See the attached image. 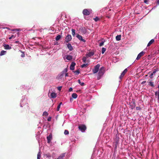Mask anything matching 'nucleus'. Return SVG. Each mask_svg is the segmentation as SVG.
<instances>
[{"instance_id": "20e7f679", "label": "nucleus", "mask_w": 159, "mask_h": 159, "mask_svg": "<svg viewBox=\"0 0 159 159\" xmlns=\"http://www.w3.org/2000/svg\"><path fill=\"white\" fill-rule=\"evenodd\" d=\"M72 39L71 36L70 34H68L65 38V41L66 42H68Z\"/></svg>"}, {"instance_id": "aec40b11", "label": "nucleus", "mask_w": 159, "mask_h": 159, "mask_svg": "<svg viewBox=\"0 0 159 159\" xmlns=\"http://www.w3.org/2000/svg\"><path fill=\"white\" fill-rule=\"evenodd\" d=\"M51 96L52 98H55L56 97V94L55 93H52L51 94Z\"/></svg>"}, {"instance_id": "ddd939ff", "label": "nucleus", "mask_w": 159, "mask_h": 159, "mask_svg": "<svg viewBox=\"0 0 159 159\" xmlns=\"http://www.w3.org/2000/svg\"><path fill=\"white\" fill-rule=\"evenodd\" d=\"M94 54V53L93 52H90L86 54V56L87 57H90L93 56Z\"/></svg>"}, {"instance_id": "de8ad7c7", "label": "nucleus", "mask_w": 159, "mask_h": 159, "mask_svg": "<svg viewBox=\"0 0 159 159\" xmlns=\"http://www.w3.org/2000/svg\"><path fill=\"white\" fill-rule=\"evenodd\" d=\"M146 81H143L142 83V84H144L145 83H146Z\"/></svg>"}, {"instance_id": "c03bdc74", "label": "nucleus", "mask_w": 159, "mask_h": 159, "mask_svg": "<svg viewBox=\"0 0 159 159\" xmlns=\"http://www.w3.org/2000/svg\"><path fill=\"white\" fill-rule=\"evenodd\" d=\"M67 71V68H65L64 69L63 72H65L66 73V72Z\"/></svg>"}, {"instance_id": "dca6fc26", "label": "nucleus", "mask_w": 159, "mask_h": 159, "mask_svg": "<svg viewBox=\"0 0 159 159\" xmlns=\"http://www.w3.org/2000/svg\"><path fill=\"white\" fill-rule=\"evenodd\" d=\"M154 42V39H151L148 43L147 45V47H149L150 46L152 43H153Z\"/></svg>"}, {"instance_id": "6e6d98bb", "label": "nucleus", "mask_w": 159, "mask_h": 159, "mask_svg": "<svg viewBox=\"0 0 159 159\" xmlns=\"http://www.w3.org/2000/svg\"><path fill=\"white\" fill-rule=\"evenodd\" d=\"M6 29H8V30H10V29L8 27H7Z\"/></svg>"}, {"instance_id": "4be33fe9", "label": "nucleus", "mask_w": 159, "mask_h": 159, "mask_svg": "<svg viewBox=\"0 0 159 159\" xmlns=\"http://www.w3.org/2000/svg\"><path fill=\"white\" fill-rule=\"evenodd\" d=\"M7 52L6 51H5L4 50L2 51L0 53V56H2V55H4Z\"/></svg>"}, {"instance_id": "bb28decb", "label": "nucleus", "mask_w": 159, "mask_h": 159, "mask_svg": "<svg viewBox=\"0 0 159 159\" xmlns=\"http://www.w3.org/2000/svg\"><path fill=\"white\" fill-rule=\"evenodd\" d=\"M78 83L82 86H84V83L83 82L81 83V81L80 80H78Z\"/></svg>"}, {"instance_id": "f8f14e48", "label": "nucleus", "mask_w": 159, "mask_h": 159, "mask_svg": "<svg viewBox=\"0 0 159 159\" xmlns=\"http://www.w3.org/2000/svg\"><path fill=\"white\" fill-rule=\"evenodd\" d=\"M158 71V70L157 69H154V71L152 73H151L150 75V77L151 79H152L153 78V75H155L156 72Z\"/></svg>"}, {"instance_id": "4d7b16f0", "label": "nucleus", "mask_w": 159, "mask_h": 159, "mask_svg": "<svg viewBox=\"0 0 159 159\" xmlns=\"http://www.w3.org/2000/svg\"><path fill=\"white\" fill-rule=\"evenodd\" d=\"M83 33H86V31H85L83 30Z\"/></svg>"}, {"instance_id": "473e14b6", "label": "nucleus", "mask_w": 159, "mask_h": 159, "mask_svg": "<svg viewBox=\"0 0 159 159\" xmlns=\"http://www.w3.org/2000/svg\"><path fill=\"white\" fill-rule=\"evenodd\" d=\"M93 20H95V21L97 22V21L99 20L100 19L98 17H96L95 18H94L93 19Z\"/></svg>"}, {"instance_id": "c9c22d12", "label": "nucleus", "mask_w": 159, "mask_h": 159, "mask_svg": "<svg viewBox=\"0 0 159 159\" xmlns=\"http://www.w3.org/2000/svg\"><path fill=\"white\" fill-rule=\"evenodd\" d=\"M48 115V114L47 112L46 111H44L43 113V115L44 116H47Z\"/></svg>"}, {"instance_id": "37998d69", "label": "nucleus", "mask_w": 159, "mask_h": 159, "mask_svg": "<svg viewBox=\"0 0 159 159\" xmlns=\"http://www.w3.org/2000/svg\"><path fill=\"white\" fill-rule=\"evenodd\" d=\"M148 0H144V2L145 3L148 4Z\"/></svg>"}, {"instance_id": "4c0bfd02", "label": "nucleus", "mask_w": 159, "mask_h": 159, "mask_svg": "<svg viewBox=\"0 0 159 159\" xmlns=\"http://www.w3.org/2000/svg\"><path fill=\"white\" fill-rule=\"evenodd\" d=\"M104 41H102L101 43H100L99 44V46L100 47H101L103 46L104 45Z\"/></svg>"}, {"instance_id": "a211bd4d", "label": "nucleus", "mask_w": 159, "mask_h": 159, "mask_svg": "<svg viewBox=\"0 0 159 159\" xmlns=\"http://www.w3.org/2000/svg\"><path fill=\"white\" fill-rule=\"evenodd\" d=\"M65 156V154L63 153L61 154L57 159H64V157Z\"/></svg>"}, {"instance_id": "cd10ccee", "label": "nucleus", "mask_w": 159, "mask_h": 159, "mask_svg": "<svg viewBox=\"0 0 159 159\" xmlns=\"http://www.w3.org/2000/svg\"><path fill=\"white\" fill-rule=\"evenodd\" d=\"M71 31H72V35L74 36L75 33V30L74 29H72Z\"/></svg>"}, {"instance_id": "58836bf2", "label": "nucleus", "mask_w": 159, "mask_h": 159, "mask_svg": "<svg viewBox=\"0 0 159 159\" xmlns=\"http://www.w3.org/2000/svg\"><path fill=\"white\" fill-rule=\"evenodd\" d=\"M12 31H19V29H12L11 30Z\"/></svg>"}, {"instance_id": "423d86ee", "label": "nucleus", "mask_w": 159, "mask_h": 159, "mask_svg": "<svg viewBox=\"0 0 159 159\" xmlns=\"http://www.w3.org/2000/svg\"><path fill=\"white\" fill-rule=\"evenodd\" d=\"M48 143H49L52 139V135L50 134L47 137Z\"/></svg>"}, {"instance_id": "f3484780", "label": "nucleus", "mask_w": 159, "mask_h": 159, "mask_svg": "<svg viewBox=\"0 0 159 159\" xmlns=\"http://www.w3.org/2000/svg\"><path fill=\"white\" fill-rule=\"evenodd\" d=\"M148 85L152 87L153 88L154 87V82H152V81H150L149 82H148Z\"/></svg>"}, {"instance_id": "7ed1b4c3", "label": "nucleus", "mask_w": 159, "mask_h": 159, "mask_svg": "<svg viewBox=\"0 0 159 159\" xmlns=\"http://www.w3.org/2000/svg\"><path fill=\"white\" fill-rule=\"evenodd\" d=\"M100 67V65L99 64H98L95 66L94 69H93L92 70L93 73L95 74L97 73L99 70Z\"/></svg>"}, {"instance_id": "3c124183", "label": "nucleus", "mask_w": 159, "mask_h": 159, "mask_svg": "<svg viewBox=\"0 0 159 159\" xmlns=\"http://www.w3.org/2000/svg\"><path fill=\"white\" fill-rule=\"evenodd\" d=\"M157 4L158 5H159V0H158L157 2Z\"/></svg>"}, {"instance_id": "6e6552de", "label": "nucleus", "mask_w": 159, "mask_h": 159, "mask_svg": "<svg viewBox=\"0 0 159 159\" xmlns=\"http://www.w3.org/2000/svg\"><path fill=\"white\" fill-rule=\"evenodd\" d=\"M131 103H132V105L130 106V108L132 109H134L135 107V102L134 100H133L131 102Z\"/></svg>"}, {"instance_id": "5701e85b", "label": "nucleus", "mask_w": 159, "mask_h": 159, "mask_svg": "<svg viewBox=\"0 0 159 159\" xmlns=\"http://www.w3.org/2000/svg\"><path fill=\"white\" fill-rule=\"evenodd\" d=\"M72 98H76L78 96L77 95L76 93H73L72 95Z\"/></svg>"}, {"instance_id": "a18cd8bd", "label": "nucleus", "mask_w": 159, "mask_h": 159, "mask_svg": "<svg viewBox=\"0 0 159 159\" xmlns=\"http://www.w3.org/2000/svg\"><path fill=\"white\" fill-rule=\"evenodd\" d=\"M73 90V89L72 88H70L69 89V92H71Z\"/></svg>"}, {"instance_id": "2f4dec72", "label": "nucleus", "mask_w": 159, "mask_h": 159, "mask_svg": "<svg viewBox=\"0 0 159 159\" xmlns=\"http://www.w3.org/2000/svg\"><path fill=\"white\" fill-rule=\"evenodd\" d=\"M106 50V48H102V53L103 54Z\"/></svg>"}, {"instance_id": "f704fd0d", "label": "nucleus", "mask_w": 159, "mask_h": 159, "mask_svg": "<svg viewBox=\"0 0 159 159\" xmlns=\"http://www.w3.org/2000/svg\"><path fill=\"white\" fill-rule=\"evenodd\" d=\"M16 36V35H12L10 37H9V39H11L12 38H15Z\"/></svg>"}, {"instance_id": "2eb2a0df", "label": "nucleus", "mask_w": 159, "mask_h": 159, "mask_svg": "<svg viewBox=\"0 0 159 159\" xmlns=\"http://www.w3.org/2000/svg\"><path fill=\"white\" fill-rule=\"evenodd\" d=\"M67 46L68 48L70 51H72L73 49V47L70 43H68Z\"/></svg>"}, {"instance_id": "5fc2aeb1", "label": "nucleus", "mask_w": 159, "mask_h": 159, "mask_svg": "<svg viewBox=\"0 0 159 159\" xmlns=\"http://www.w3.org/2000/svg\"><path fill=\"white\" fill-rule=\"evenodd\" d=\"M158 93H159V85H158Z\"/></svg>"}, {"instance_id": "39448f33", "label": "nucleus", "mask_w": 159, "mask_h": 159, "mask_svg": "<svg viewBox=\"0 0 159 159\" xmlns=\"http://www.w3.org/2000/svg\"><path fill=\"white\" fill-rule=\"evenodd\" d=\"M83 14L86 16H88L90 14L89 11L87 9H84L83 11Z\"/></svg>"}, {"instance_id": "6ab92c4d", "label": "nucleus", "mask_w": 159, "mask_h": 159, "mask_svg": "<svg viewBox=\"0 0 159 159\" xmlns=\"http://www.w3.org/2000/svg\"><path fill=\"white\" fill-rule=\"evenodd\" d=\"M121 35H117L116 37V40L117 41H120L121 40Z\"/></svg>"}, {"instance_id": "72a5a7b5", "label": "nucleus", "mask_w": 159, "mask_h": 159, "mask_svg": "<svg viewBox=\"0 0 159 159\" xmlns=\"http://www.w3.org/2000/svg\"><path fill=\"white\" fill-rule=\"evenodd\" d=\"M87 65H88L87 64H83L81 66L82 68H83V67H86L87 66Z\"/></svg>"}, {"instance_id": "f03ea898", "label": "nucleus", "mask_w": 159, "mask_h": 159, "mask_svg": "<svg viewBox=\"0 0 159 159\" xmlns=\"http://www.w3.org/2000/svg\"><path fill=\"white\" fill-rule=\"evenodd\" d=\"M78 128L82 132H84L86 129L87 128L85 125L82 124L79 126Z\"/></svg>"}, {"instance_id": "1a4fd4ad", "label": "nucleus", "mask_w": 159, "mask_h": 159, "mask_svg": "<svg viewBox=\"0 0 159 159\" xmlns=\"http://www.w3.org/2000/svg\"><path fill=\"white\" fill-rule=\"evenodd\" d=\"M76 37L79 40L84 42H85L86 40L83 39L81 35L78 34Z\"/></svg>"}, {"instance_id": "ea45409f", "label": "nucleus", "mask_w": 159, "mask_h": 159, "mask_svg": "<svg viewBox=\"0 0 159 159\" xmlns=\"http://www.w3.org/2000/svg\"><path fill=\"white\" fill-rule=\"evenodd\" d=\"M136 109L137 110H140L141 109V108L139 107H136Z\"/></svg>"}, {"instance_id": "393cba45", "label": "nucleus", "mask_w": 159, "mask_h": 159, "mask_svg": "<svg viewBox=\"0 0 159 159\" xmlns=\"http://www.w3.org/2000/svg\"><path fill=\"white\" fill-rule=\"evenodd\" d=\"M62 102H61L58 105L57 108V111H58L59 110V109L61 107V105L62 104Z\"/></svg>"}, {"instance_id": "7c9ffc66", "label": "nucleus", "mask_w": 159, "mask_h": 159, "mask_svg": "<svg viewBox=\"0 0 159 159\" xmlns=\"http://www.w3.org/2000/svg\"><path fill=\"white\" fill-rule=\"evenodd\" d=\"M73 72H74V73H75V75H78L79 74L80 72L79 70H77L73 71Z\"/></svg>"}, {"instance_id": "13d9d810", "label": "nucleus", "mask_w": 159, "mask_h": 159, "mask_svg": "<svg viewBox=\"0 0 159 159\" xmlns=\"http://www.w3.org/2000/svg\"><path fill=\"white\" fill-rule=\"evenodd\" d=\"M107 17L108 18H110V17L109 16H107Z\"/></svg>"}, {"instance_id": "b1692460", "label": "nucleus", "mask_w": 159, "mask_h": 159, "mask_svg": "<svg viewBox=\"0 0 159 159\" xmlns=\"http://www.w3.org/2000/svg\"><path fill=\"white\" fill-rule=\"evenodd\" d=\"M155 95L157 96L158 100H159V93H158V91H156L155 93Z\"/></svg>"}, {"instance_id": "e433bc0d", "label": "nucleus", "mask_w": 159, "mask_h": 159, "mask_svg": "<svg viewBox=\"0 0 159 159\" xmlns=\"http://www.w3.org/2000/svg\"><path fill=\"white\" fill-rule=\"evenodd\" d=\"M69 132L68 130H65L64 131V134L65 135L68 134H69Z\"/></svg>"}, {"instance_id": "603ef678", "label": "nucleus", "mask_w": 159, "mask_h": 159, "mask_svg": "<svg viewBox=\"0 0 159 159\" xmlns=\"http://www.w3.org/2000/svg\"><path fill=\"white\" fill-rule=\"evenodd\" d=\"M51 120V119L48 118V121H49Z\"/></svg>"}, {"instance_id": "a878e982", "label": "nucleus", "mask_w": 159, "mask_h": 159, "mask_svg": "<svg viewBox=\"0 0 159 159\" xmlns=\"http://www.w3.org/2000/svg\"><path fill=\"white\" fill-rule=\"evenodd\" d=\"M61 38V36L60 35H58L57 36L56 38V41H58Z\"/></svg>"}, {"instance_id": "9d476101", "label": "nucleus", "mask_w": 159, "mask_h": 159, "mask_svg": "<svg viewBox=\"0 0 159 159\" xmlns=\"http://www.w3.org/2000/svg\"><path fill=\"white\" fill-rule=\"evenodd\" d=\"M127 69H125L123 71V72L121 74L119 78L120 79H121L123 77L125 74L127 72Z\"/></svg>"}, {"instance_id": "a19ab883", "label": "nucleus", "mask_w": 159, "mask_h": 159, "mask_svg": "<svg viewBox=\"0 0 159 159\" xmlns=\"http://www.w3.org/2000/svg\"><path fill=\"white\" fill-rule=\"evenodd\" d=\"M62 88V86H59L57 87V89L59 91H61V88Z\"/></svg>"}, {"instance_id": "0eeeda50", "label": "nucleus", "mask_w": 159, "mask_h": 159, "mask_svg": "<svg viewBox=\"0 0 159 159\" xmlns=\"http://www.w3.org/2000/svg\"><path fill=\"white\" fill-rule=\"evenodd\" d=\"M144 54V52L143 51H142L140 52L138 55L136 59L137 60H139L142 56H143Z\"/></svg>"}, {"instance_id": "c756f323", "label": "nucleus", "mask_w": 159, "mask_h": 159, "mask_svg": "<svg viewBox=\"0 0 159 159\" xmlns=\"http://www.w3.org/2000/svg\"><path fill=\"white\" fill-rule=\"evenodd\" d=\"M41 158V152H39L37 154V159H40Z\"/></svg>"}, {"instance_id": "8fccbe9b", "label": "nucleus", "mask_w": 159, "mask_h": 159, "mask_svg": "<svg viewBox=\"0 0 159 159\" xmlns=\"http://www.w3.org/2000/svg\"><path fill=\"white\" fill-rule=\"evenodd\" d=\"M68 76V73H66V75H65V76L66 77V76Z\"/></svg>"}, {"instance_id": "9b49d317", "label": "nucleus", "mask_w": 159, "mask_h": 159, "mask_svg": "<svg viewBox=\"0 0 159 159\" xmlns=\"http://www.w3.org/2000/svg\"><path fill=\"white\" fill-rule=\"evenodd\" d=\"M75 62H72L70 67V69L71 70H74L75 69Z\"/></svg>"}, {"instance_id": "864d4df0", "label": "nucleus", "mask_w": 159, "mask_h": 159, "mask_svg": "<svg viewBox=\"0 0 159 159\" xmlns=\"http://www.w3.org/2000/svg\"><path fill=\"white\" fill-rule=\"evenodd\" d=\"M19 43V41H16L15 42V43Z\"/></svg>"}, {"instance_id": "412c9836", "label": "nucleus", "mask_w": 159, "mask_h": 159, "mask_svg": "<svg viewBox=\"0 0 159 159\" xmlns=\"http://www.w3.org/2000/svg\"><path fill=\"white\" fill-rule=\"evenodd\" d=\"M72 58V56L69 55H67L66 57V59L69 60L70 61L71 60Z\"/></svg>"}, {"instance_id": "79ce46f5", "label": "nucleus", "mask_w": 159, "mask_h": 159, "mask_svg": "<svg viewBox=\"0 0 159 159\" xmlns=\"http://www.w3.org/2000/svg\"><path fill=\"white\" fill-rule=\"evenodd\" d=\"M46 156L47 157H51V155L49 154H46Z\"/></svg>"}, {"instance_id": "c85d7f7f", "label": "nucleus", "mask_w": 159, "mask_h": 159, "mask_svg": "<svg viewBox=\"0 0 159 159\" xmlns=\"http://www.w3.org/2000/svg\"><path fill=\"white\" fill-rule=\"evenodd\" d=\"M87 58V57L86 56V57H83L82 60H83V61L85 63L86 62V61Z\"/></svg>"}, {"instance_id": "f257e3e1", "label": "nucleus", "mask_w": 159, "mask_h": 159, "mask_svg": "<svg viewBox=\"0 0 159 159\" xmlns=\"http://www.w3.org/2000/svg\"><path fill=\"white\" fill-rule=\"evenodd\" d=\"M104 68L103 66L101 67L98 74L97 79L98 80H99L101 78V77L104 74Z\"/></svg>"}, {"instance_id": "49530a36", "label": "nucleus", "mask_w": 159, "mask_h": 159, "mask_svg": "<svg viewBox=\"0 0 159 159\" xmlns=\"http://www.w3.org/2000/svg\"><path fill=\"white\" fill-rule=\"evenodd\" d=\"M21 56L22 57H25V55L24 53H23L21 55Z\"/></svg>"}, {"instance_id": "09e8293b", "label": "nucleus", "mask_w": 159, "mask_h": 159, "mask_svg": "<svg viewBox=\"0 0 159 159\" xmlns=\"http://www.w3.org/2000/svg\"><path fill=\"white\" fill-rule=\"evenodd\" d=\"M73 98H70V102H71L72 101H73Z\"/></svg>"}, {"instance_id": "4468645a", "label": "nucleus", "mask_w": 159, "mask_h": 159, "mask_svg": "<svg viewBox=\"0 0 159 159\" xmlns=\"http://www.w3.org/2000/svg\"><path fill=\"white\" fill-rule=\"evenodd\" d=\"M4 47L6 49H10L11 48V47L8 44H4Z\"/></svg>"}]
</instances>
